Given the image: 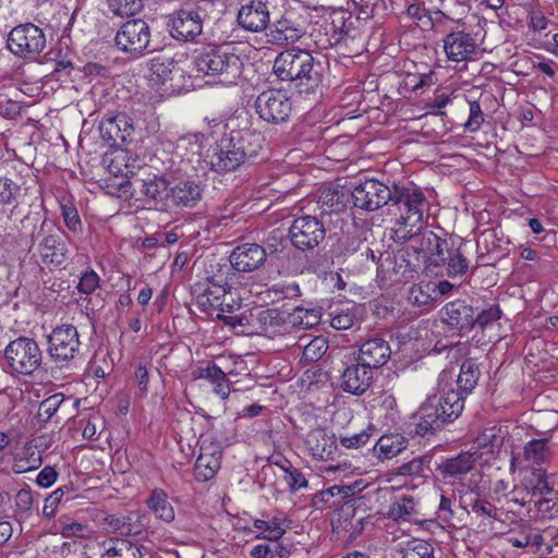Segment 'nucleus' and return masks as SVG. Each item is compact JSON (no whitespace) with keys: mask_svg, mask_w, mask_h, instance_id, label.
I'll use <instances>...</instances> for the list:
<instances>
[{"mask_svg":"<svg viewBox=\"0 0 558 558\" xmlns=\"http://www.w3.org/2000/svg\"><path fill=\"white\" fill-rule=\"evenodd\" d=\"M274 73L280 81L289 82L300 95L315 94L323 84V66L308 50L290 48L274 61Z\"/></svg>","mask_w":558,"mask_h":558,"instance_id":"f257e3e1","label":"nucleus"},{"mask_svg":"<svg viewBox=\"0 0 558 558\" xmlns=\"http://www.w3.org/2000/svg\"><path fill=\"white\" fill-rule=\"evenodd\" d=\"M452 240L453 238L442 239L423 226L415 232H409L404 238L396 239L408 243L397 253V259L407 262L409 272H417L421 265L439 267L444 264L445 253H448Z\"/></svg>","mask_w":558,"mask_h":558,"instance_id":"f03ea898","label":"nucleus"},{"mask_svg":"<svg viewBox=\"0 0 558 558\" xmlns=\"http://www.w3.org/2000/svg\"><path fill=\"white\" fill-rule=\"evenodd\" d=\"M260 138L250 131H232L225 135L208 155V163L216 172H228L254 159L260 150Z\"/></svg>","mask_w":558,"mask_h":558,"instance_id":"7ed1b4c3","label":"nucleus"},{"mask_svg":"<svg viewBox=\"0 0 558 558\" xmlns=\"http://www.w3.org/2000/svg\"><path fill=\"white\" fill-rule=\"evenodd\" d=\"M389 204L396 206L399 211V218L392 229L395 239L404 238L409 232H415L423 227L428 203L421 189L412 184H393Z\"/></svg>","mask_w":558,"mask_h":558,"instance_id":"20e7f679","label":"nucleus"},{"mask_svg":"<svg viewBox=\"0 0 558 558\" xmlns=\"http://www.w3.org/2000/svg\"><path fill=\"white\" fill-rule=\"evenodd\" d=\"M464 409V397L461 392L449 389L439 396H430L420 408V421L416 432L421 435L434 433L444 424L458 418Z\"/></svg>","mask_w":558,"mask_h":558,"instance_id":"39448f33","label":"nucleus"},{"mask_svg":"<svg viewBox=\"0 0 558 558\" xmlns=\"http://www.w3.org/2000/svg\"><path fill=\"white\" fill-rule=\"evenodd\" d=\"M194 64L198 73L218 77L220 83L230 85L240 77L243 63L229 46L207 45L197 51Z\"/></svg>","mask_w":558,"mask_h":558,"instance_id":"423d86ee","label":"nucleus"},{"mask_svg":"<svg viewBox=\"0 0 558 558\" xmlns=\"http://www.w3.org/2000/svg\"><path fill=\"white\" fill-rule=\"evenodd\" d=\"M4 357L12 373L32 375L41 364L43 352L34 339L19 337L5 347Z\"/></svg>","mask_w":558,"mask_h":558,"instance_id":"0eeeda50","label":"nucleus"},{"mask_svg":"<svg viewBox=\"0 0 558 558\" xmlns=\"http://www.w3.org/2000/svg\"><path fill=\"white\" fill-rule=\"evenodd\" d=\"M47 343V353L58 365L72 362L80 354V335L73 325L56 327L48 336Z\"/></svg>","mask_w":558,"mask_h":558,"instance_id":"6e6552de","label":"nucleus"},{"mask_svg":"<svg viewBox=\"0 0 558 558\" xmlns=\"http://www.w3.org/2000/svg\"><path fill=\"white\" fill-rule=\"evenodd\" d=\"M46 36L41 28L32 23L22 24L9 33L7 46L21 58L33 59L46 47Z\"/></svg>","mask_w":558,"mask_h":558,"instance_id":"1a4fd4ad","label":"nucleus"},{"mask_svg":"<svg viewBox=\"0 0 558 558\" xmlns=\"http://www.w3.org/2000/svg\"><path fill=\"white\" fill-rule=\"evenodd\" d=\"M326 238V228L318 218L303 215L295 218L289 228V239L293 247L302 252L316 248Z\"/></svg>","mask_w":558,"mask_h":558,"instance_id":"9d476101","label":"nucleus"},{"mask_svg":"<svg viewBox=\"0 0 558 558\" xmlns=\"http://www.w3.org/2000/svg\"><path fill=\"white\" fill-rule=\"evenodd\" d=\"M211 2L203 1L194 10H179L172 14L170 34L173 38L182 41H193L203 32V22L207 9Z\"/></svg>","mask_w":558,"mask_h":558,"instance_id":"9b49d317","label":"nucleus"},{"mask_svg":"<svg viewBox=\"0 0 558 558\" xmlns=\"http://www.w3.org/2000/svg\"><path fill=\"white\" fill-rule=\"evenodd\" d=\"M150 37L148 23L142 19H133L122 24L114 41L121 51L141 56L147 49Z\"/></svg>","mask_w":558,"mask_h":558,"instance_id":"f8f14e48","label":"nucleus"},{"mask_svg":"<svg viewBox=\"0 0 558 558\" xmlns=\"http://www.w3.org/2000/svg\"><path fill=\"white\" fill-rule=\"evenodd\" d=\"M255 108L264 121L278 124L288 121L292 112V101L282 90L267 89L257 96Z\"/></svg>","mask_w":558,"mask_h":558,"instance_id":"ddd939ff","label":"nucleus"},{"mask_svg":"<svg viewBox=\"0 0 558 558\" xmlns=\"http://www.w3.org/2000/svg\"><path fill=\"white\" fill-rule=\"evenodd\" d=\"M353 205L357 208L375 211L391 201L392 186H388L378 180H365L351 190Z\"/></svg>","mask_w":558,"mask_h":558,"instance_id":"4468645a","label":"nucleus"},{"mask_svg":"<svg viewBox=\"0 0 558 558\" xmlns=\"http://www.w3.org/2000/svg\"><path fill=\"white\" fill-rule=\"evenodd\" d=\"M38 253L41 262L48 266H61L69 257V247L65 234L51 228L39 240Z\"/></svg>","mask_w":558,"mask_h":558,"instance_id":"2eb2a0df","label":"nucleus"},{"mask_svg":"<svg viewBox=\"0 0 558 558\" xmlns=\"http://www.w3.org/2000/svg\"><path fill=\"white\" fill-rule=\"evenodd\" d=\"M145 514L136 511L128 513L104 514L100 525L108 533L121 536H137L145 529Z\"/></svg>","mask_w":558,"mask_h":558,"instance_id":"dca6fc26","label":"nucleus"},{"mask_svg":"<svg viewBox=\"0 0 558 558\" xmlns=\"http://www.w3.org/2000/svg\"><path fill=\"white\" fill-rule=\"evenodd\" d=\"M241 28L258 33L267 28L270 23V11L266 2L251 0L242 5L236 15Z\"/></svg>","mask_w":558,"mask_h":558,"instance_id":"f3484780","label":"nucleus"},{"mask_svg":"<svg viewBox=\"0 0 558 558\" xmlns=\"http://www.w3.org/2000/svg\"><path fill=\"white\" fill-rule=\"evenodd\" d=\"M390 356L388 341L380 336H372L361 343L356 361L374 369L384 366Z\"/></svg>","mask_w":558,"mask_h":558,"instance_id":"a211bd4d","label":"nucleus"},{"mask_svg":"<svg viewBox=\"0 0 558 558\" xmlns=\"http://www.w3.org/2000/svg\"><path fill=\"white\" fill-rule=\"evenodd\" d=\"M266 262V253L262 245L244 243L238 245L230 255L232 268L240 272H251Z\"/></svg>","mask_w":558,"mask_h":558,"instance_id":"6ab92c4d","label":"nucleus"},{"mask_svg":"<svg viewBox=\"0 0 558 558\" xmlns=\"http://www.w3.org/2000/svg\"><path fill=\"white\" fill-rule=\"evenodd\" d=\"M448 60L461 62L473 59L476 44L473 37L463 31H452L442 40Z\"/></svg>","mask_w":558,"mask_h":558,"instance_id":"aec40b11","label":"nucleus"},{"mask_svg":"<svg viewBox=\"0 0 558 558\" xmlns=\"http://www.w3.org/2000/svg\"><path fill=\"white\" fill-rule=\"evenodd\" d=\"M441 320L451 329L468 332L475 326V310L464 301L456 300L442 308Z\"/></svg>","mask_w":558,"mask_h":558,"instance_id":"412c9836","label":"nucleus"},{"mask_svg":"<svg viewBox=\"0 0 558 558\" xmlns=\"http://www.w3.org/2000/svg\"><path fill=\"white\" fill-rule=\"evenodd\" d=\"M221 450L217 444L202 442L199 454L194 465V476L198 482L213 478L221 465Z\"/></svg>","mask_w":558,"mask_h":558,"instance_id":"4be33fe9","label":"nucleus"},{"mask_svg":"<svg viewBox=\"0 0 558 558\" xmlns=\"http://www.w3.org/2000/svg\"><path fill=\"white\" fill-rule=\"evenodd\" d=\"M257 331L256 335H263L269 338L289 333V313L280 312L277 308L257 310Z\"/></svg>","mask_w":558,"mask_h":558,"instance_id":"5701e85b","label":"nucleus"},{"mask_svg":"<svg viewBox=\"0 0 558 558\" xmlns=\"http://www.w3.org/2000/svg\"><path fill=\"white\" fill-rule=\"evenodd\" d=\"M372 379L373 369L357 361L343 371L340 386L345 392L361 396L369 388Z\"/></svg>","mask_w":558,"mask_h":558,"instance_id":"b1692460","label":"nucleus"},{"mask_svg":"<svg viewBox=\"0 0 558 558\" xmlns=\"http://www.w3.org/2000/svg\"><path fill=\"white\" fill-rule=\"evenodd\" d=\"M482 456V452H477L475 450L462 451L453 458L445 459L437 465V471L444 478H458L469 473Z\"/></svg>","mask_w":558,"mask_h":558,"instance_id":"393cba45","label":"nucleus"},{"mask_svg":"<svg viewBox=\"0 0 558 558\" xmlns=\"http://www.w3.org/2000/svg\"><path fill=\"white\" fill-rule=\"evenodd\" d=\"M307 449L316 460L327 461L333 458L337 442L333 435H329L325 428L312 429L305 439Z\"/></svg>","mask_w":558,"mask_h":558,"instance_id":"a878e982","label":"nucleus"},{"mask_svg":"<svg viewBox=\"0 0 558 558\" xmlns=\"http://www.w3.org/2000/svg\"><path fill=\"white\" fill-rule=\"evenodd\" d=\"M202 190L194 181H179L169 191V198L175 206L193 207L201 199Z\"/></svg>","mask_w":558,"mask_h":558,"instance_id":"bb28decb","label":"nucleus"},{"mask_svg":"<svg viewBox=\"0 0 558 558\" xmlns=\"http://www.w3.org/2000/svg\"><path fill=\"white\" fill-rule=\"evenodd\" d=\"M445 254L444 264L440 266L447 267V275L449 277L463 276L466 274L470 262L464 255L461 240L453 239L448 247V253Z\"/></svg>","mask_w":558,"mask_h":558,"instance_id":"cd10ccee","label":"nucleus"},{"mask_svg":"<svg viewBox=\"0 0 558 558\" xmlns=\"http://www.w3.org/2000/svg\"><path fill=\"white\" fill-rule=\"evenodd\" d=\"M303 35V29L299 23L292 21L287 14L275 21L270 36L275 44L284 45L296 41Z\"/></svg>","mask_w":558,"mask_h":558,"instance_id":"c85d7f7f","label":"nucleus"},{"mask_svg":"<svg viewBox=\"0 0 558 558\" xmlns=\"http://www.w3.org/2000/svg\"><path fill=\"white\" fill-rule=\"evenodd\" d=\"M100 558H138L141 550L125 538L110 537L100 544Z\"/></svg>","mask_w":558,"mask_h":558,"instance_id":"c756f323","label":"nucleus"},{"mask_svg":"<svg viewBox=\"0 0 558 558\" xmlns=\"http://www.w3.org/2000/svg\"><path fill=\"white\" fill-rule=\"evenodd\" d=\"M351 190L326 187L320 192L318 204L324 214L339 213L347 206Z\"/></svg>","mask_w":558,"mask_h":558,"instance_id":"7c9ffc66","label":"nucleus"},{"mask_svg":"<svg viewBox=\"0 0 558 558\" xmlns=\"http://www.w3.org/2000/svg\"><path fill=\"white\" fill-rule=\"evenodd\" d=\"M128 114L120 112L114 116L105 117L98 126L101 138L107 142L110 146H120L122 141L120 140L119 126H126Z\"/></svg>","mask_w":558,"mask_h":558,"instance_id":"2f4dec72","label":"nucleus"},{"mask_svg":"<svg viewBox=\"0 0 558 558\" xmlns=\"http://www.w3.org/2000/svg\"><path fill=\"white\" fill-rule=\"evenodd\" d=\"M217 317L232 328H240V333H257V310H245L235 315L217 314Z\"/></svg>","mask_w":558,"mask_h":558,"instance_id":"473e14b6","label":"nucleus"},{"mask_svg":"<svg viewBox=\"0 0 558 558\" xmlns=\"http://www.w3.org/2000/svg\"><path fill=\"white\" fill-rule=\"evenodd\" d=\"M211 286L205 288L196 298L197 304L205 311L218 308L221 304V296H225L230 289L226 281L213 279Z\"/></svg>","mask_w":558,"mask_h":558,"instance_id":"72a5a7b5","label":"nucleus"},{"mask_svg":"<svg viewBox=\"0 0 558 558\" xmlns=\"http://www.w3.org/2000/svg\"><path fill=\"white\" fill-rule=\"evenodd\" d=\"M146 505L157 519L167 523L174 520V509L169 502L168 495L162 489H154Z\"/></svg>","mask_w":558,"mask_h":558,"instance_id":"f704fd0d","label":"nucleus"},{"mask_svg":"<svg viewBox=\"0 0 558 558\" xmlns=\"http://www.w3.org/2000/svg\"><path fill=\"white\" fill-rule=\"evenodd\" d=\"M418 514L417 501L412 496H402L389 506L387 517L393 521H411Z\"/></svg>","mask_w":558,"mask_h":558,"instance_id":"c9c22d12","label":"nucleus"},{"mask_svg":"<svg viewBox=\"0 0 558 558\" xmlns=\"http://www.w3.org/2000/svg\"><path fill=\"white\" fill-rule=\"evenodd\" d=\"M404 438L399 434L384 435L376 441L373 450L378 458L390 459L404 449Z\"/></svg>","mask_w":558,"mask_h":558,"instance_id":"e433bc0d","label":"nucleus"},{"mask_svg":"<svg viewBox=\"0 0 558 558\" xmlns=\"http://www.w3.org/2000/svg\"><path fill=\"white\" fill-rule=\"evenodd\" d=\"M480 377V371L474 362L464 361L460 367V373L456 380L457 391L461 392L465 398L475 388Z\"/></svg>","mask_w":558,"mask_h":558,"instance_id":"4c0bfd02","label":"nucleus"},{"mask_svg":"<svg viewBox=\"0 0 558 558\" xmlns=\"http://www.w3.org/2000/svg\"><path fill=\"white\" fill-rule=\"evenodd\" d=\"M551 457L547 439H533L523 448V461L526 464H541L547 462Z\"/></svg>","mask_w":558,"mask_h":558,"instance_id":"58836bf2","label":"nucleus"},{"mask_svg":"<svg viewBox=\"0 0 558 558\" xmlns=\"http://www.w3.org/2000/svg\"><path fill=\"white\" fill-rule=\"evenodd\" d=\"M175 65L173 58L160 54L150 60L149 71L151 74V81L158 84H165L171 80L172 71Z\"/></svg>","mask_w":558,"mask_h":558,"instance_id":"ea45409f","label":"nucleus"},{"mask_svg":"<svg viewBox=\"0 0 558 558\" xmlns=\"http://www.w3.org/2000/svg\"><path fill=\"white\" fill-rule=\"evenodd\" d=\"M500 428L496 426L486 427L477 437L474 439L472 447L469 450H475L477 452H493L496 448L502 445V436L499 435Z\"/></svg>","mask_w":558,"mask_h":558,"instance_id":"a19ab883","label":"nucleus"},{"mask_svg":"<svg viewBox=\"0 0 558 558\" xmlns=\"http://www.w3.org/2000/svg\"><path fill=\"white\" fill-rule=\"evenodd\" d=\"M131 184H138L141 193L155 202H160L165 195L169 197L166 181L157 175L143 180L136 179Z\"/></svg>","mask_w":558,"mask_h":558,"instance_id":"79ce46f5","label":"nucleus"},{"mask_svg":"<svg viewBox=\"0 0 558 558\" xmlns=\"http://www.w3.org/2000/svg\"><path fill=\"white\" fill-rule=\"evenodd\" d=\"M320 322V312L316 308H302L295 307L292 313H289V325L290 330L293 327H300L302 329H310L317 326Z\"/></svg>","mask_w":558,"mask_h":558,"instance_id":"37998d69","label":"nucleus"},{"mask_svg":"<svg viewBox=\"0 0 558 558\" xmlns=\"http://www.w3.org/2000/svg\"><path fill=\"white\" fill-rule=\"evenodd\" d=\"M432 458L429 456H420L413 458L411 461L402 463L397 469V474L404 477H426V472H429V463Z\"/></svg>","mask_w":558,"mask_h":558,"instance_id":"c03bdc74","label":"nucleus"},{"mask_svg":"<svg viewBox=\"0 0 558 558\" xmlns=\"http://www.w3.org/2000/svg\"><path fill=\"white\" fill-rule=\"evenodd\" d=\"M395 260L397 265H379V272L384 274L390 282H403L413 278L415 272H409L407 267V262H402L397 259V254L395 255Z\"/></svg>","mask_w":558,"mask_h":558,"instance_id":"a18cd8bd","label":"nucleus"},{"mask_svg":"<svg viewBox=\"0 0 558 558\" xmlns=\"http://www.w3.org/2000/svg\"><path fill=\"white\" fill-rule=\"evenodd\" d=\"M109 11L117 16L137 14L144 7L143 0H107Z\"/></svg>","mask_w":558,"mask_h":558,"instance_id":"49530a36","label":"nucleus"},{"mask_svg":"<svg viewBox=\"0 0 558 558\" xmlns=\"http://www.w3.org/2000/svg\"><path fill=\"white\" fill-rule=\"evenodd\" d=\"M435 549L424 539H412L402 549V558H435Z\"/></svg>","mask_w":558,"mask_h":558,"instance_id":"de8ad7c7","label":"nucleus"},{"mask_svg":"<svg viewBox=\"0 0 558 558\" xmlns=\"http://www.w3.org/2000/svg\"><path fill=\"white\" fill-rule=\"evenodd\" d=\"M41 463L39 452L25 449L22 454L14 459L13 471L17 474L37 469Z\"/></svg>","mask_w":558,"mask_h":558,"instance_id":"09e8293b","label":"nucleus"},{"mask_svg":"<svg viewBox=\"0 0 558 558\" xmlns=\"http://www.w3.org/2000/svg\"><path fill=\"white\" fill-rule=\"evenodd\" d=\"M328 350V341L324 337H315L303 349L302 357L306 362L320 360Z\"/></svg>","mask_w":558,"mask_h":558,"instance_id":"8fccbe9b","label":"nucleus"},{"mask_svg":"<svg viewBox=\"0 0 558 558\" xmlns=\"http://www.w3.org/2000/svg\"><path fill=\"white\" fill-rule=\"evenodd\" d=\"M21 186L8 177H0V204L12 205L17 203Z\"/></svg>","mask_w":558,"mask_h":558,"instance_id":"3c124183","label":"nucleus"},{"mask_svg":"<svg viewBox=\"0 0 558 558\" xmlns=\"http://www.w3.org/2000/svg\"><path fill=\"white\" fill-rule=\"evenodd\" d=\"M64 401V396L62 393H54L45 400H43L39 404L37 416L41 422L49 421L56 412L59 410L61 404Z\"/></svg>","mask_w":558,"mask_h":558,"instance_id":"603ef678","label":"nucleus"},{"mask_svg":"<svg viewBox=\"0 0 558 558\" xmlns=\"http://www.w3.org/2000/svg\"><path fill=\"white\" fill-rule=\"evenodd\" d=\"M430 291V282L426 284H415L410 289L408 299L413 305L425 306L434 300Z\"/></svg>","mask_w":558,"mask_h":558,"instance_id":"864d4df0","label":"nucleus"},{"mask_svg":"<svg viewBox=\"0 0 558 558\" xmlns=\"http://www.w3.org/2000/svg\"><path fill=\"white\" fill-rule=\"evenodd\" d=\"M61 215L66 228L70 231L78 233L82 230L81 218L78 216L77 209L72 204H62Z\"/></svg>","mask_w":558,"mask_h":558,"instance_id":"5fc2aeb1","label":"nucleus"},{"mask_svg":"<svg viewBox=\"0 0 558 558\" xmlns=\"http://www.w3.org/2000/svg\"><path fill=\"white\" fill-rule=\"evenodd\" d=\"M281 468L284 471V482L291 492H296L300 488L307 487L308 482L300 470L293 468L292 465H289L288 468Z\"/></svg>","mask_w":558,"mask_h":558,"instance_id":"6e6d98bb","label":"nucleus"},{"mask_svg":"<svg viewBox=\"0 0 558 558\" xmlns=\"http://www.w3.org/2000/svg\"><path fill=\"white\" fill-rule=\"evenodd\" d=\"M99 276L93 269L84 271L77 284V290L83 294H92L99 287Z\"/></svg>","mask_w":558,"mask_h":558,"instance_id":"4d7b16f0","label":"nucleus"},{"mask_svg":"<svg viewBox=\"0 0 558 558\" xmlns=\"http://www.w3.org/2000/svg\"><path fill=\"white\" fill-rule=\"evenodd\" d=\"M68 487H61L52 492L46 499L43 508V514L47 518H52L56 514L58 505L62 501L65 492H70Z\"/></svg>","mask_w":558,"mask_h":558,"instance_id":"13d9d810","label":"nucleus"},{"mask_svg":"<svg viewBox=\"0 0 558 558\" xmlns=\"http://www.w3.org/2000/svg\"><path fill=\"white\" fill-rule=\"evenodd\" d=\"M484 122V113L481 109V106L477 101H470V112L469 118L464 124L465 129L471 132H476L480 130Z\"/></svg>","mask_w":558,"mask_h":558,"instance_id":"bf43d9fd","label":"nucleus"},{"mask_svg":"<svg viewBox=\"0 0 558 558\" xmlns=\"http://www.w3.org/2000/svg\"><path fill=\"white\" fill-rule=\"evenodd\" d=\"M371 439V434L367 430H362L353 435L340 436L341 446L348 449H359L365 446Z\"/></svg>","mask_w":558,"mask_h":558,"instance_id":"052dcab7","label":"nucleus"},{"mask_svg":"<svg viewBox=\"0 0 558 558\" xmlns=\"http://www.w3.org/2000/svg\"><path fill=\"white\" fill-rule=\"evenodd\" d=\"M196 374L197 378L206 379L211 384L226 377V373L215 363H208L205 367H198Z\"/></svg>","mask_w":558,"mask_h":558,"instance_id":"680f3d73","label":"nucleus"},{"mask_svg":"<svg viewBox=\"0 0 558 558\" xmlns=\"http://www.w3.org/2000/svg\"><path fill=\"white\" fill-rule=\"evenodd\" d=\"M500 318V311L496 306H490L487 310H483L478 313H475V325L481 328H485L489 324L498 320Z\"/></svg>","mask_w":558,"mask_h":558,"instance_id":"e2e57ef3","label":"nucleus"},{"mask_svg":"<svg viewBox=\"0 0 558 558\" xmlns=\"http://www.w3.org/2000/svg\"><path fill=\"white\" fill-rule=\"evenodd\" d=\"M253 526L258 531L256 539H266L268 542H277L279 537L272 532L271 525L264 519H254Z\"/></svg>","mask_w":558,"mask_h":558,"instance_id":"0e129e2a","label":"nucleus"},{"mask_svg":"<svg viewBox=\"0 0 558 558\" xmlns=\"http://www.w3.org/2000/svg\"><path fill=\"white\" fill-rule=\"evenodd\" d=\"M287 242L283 236L270 235L265 243L263 248L265 250L266 257L277 256L282 253L286 248Z\"/></svg>","mask_w":558,"mask_h":558,"instance_id":"69168bd1","label":"nucleus"},{"mask_svg":"<svg viewBox=\"0 0 558 558\" xmlns=\"http://www.w3.org/2000/svg\"><path fill=\"white\" fill-rule=\"evenodd\" d=\"M89 533L88 525L78 522H71L64 524L61 529V534L64 537H84Z\"/></svg>","mask_w":558,"mask_h":558,"instance_id":"338daca9","label":"nucleus"},{"mask_svg":"<svg viewBox=\"0 0 558 558\" xmlns=\"http://www.w3.org/2000/svg\"><path fill=\"white\" fill-rule=\"evenodd\" d=\"M535 507L543 518H553L558 512L557 502L550 498H541L535 502Z\"/></svg>","mask_w":558,"mask_h":558,"instance_id":"774afa93","label":"nucleus"}]
</instances>
